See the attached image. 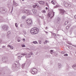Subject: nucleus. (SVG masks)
Here are the masks:
<instances>
[{
	"mask_svg": "<svg viewBox=\"0 0 76 76\" xmlns=\"http://www.w3.org/2000/svg\"><path fill=\"white\" fill-rule=\"evenodd\" d=\"M39 31L38 28H34L31 29L30 32L31 34L34 35V34H38V33Z\"/></svg>",
	"mask_w": 76,
	"mask_h": 76,
	"instance_id": "obj_1",
	"label": "nucleus"
},
{
	"mask_svg": "<svg viewBox=\"0 0 76 76\" xmlns=\"http://www.w3.org/2000/svg\"><path fill=\"white\" fill-rule=\"evenodd\" d=\"M2 61L4 63H7L8 62V58L7 57L4 56L2 58Z\"/></svg>",
	"mask_w": 76,
	"mask_h": 76,
	"instance_id": "obj_2",
	"label": "nucleus"
},
{
	"mask_svg": "<svg viewBox=\"0 0 76 76\" xmlns=\"http://www.w3.org/2000/svg\"><path fill=\"white\" fill-rule=\"evenodd\" d=\"M22 13H27L28 15H31V11H29L26 10H23L22 11Z\"/></svg>",
	"mask_w": 76,
	"mask_h": 76,
	"instance_id": "obj_3",
	"label": "nucleus"
},
{
	"mask_svg": "<svg viewBox=\"0 0 76 76\" xmlns=\"http://www.w3.org/2000/svg\"><path fill=\"white\" fill-rule=\"evenodd\" d=\"M54 12H52L50 14V13H49L48 15V16L50 17L51 19L53 18L54 16Z\"/></svg>",
	"mask_w": 76,
	"mask_h": 76,
	"instance_id": "obj_4",
	"label": "nucleus"
},
{
	"mask_svg": "<svg viewBox=\"0 0 76 76\" xmlns=\"http://www.w3.org/2000/svg\"><path fill=\"white\" fill-rule=\"evenodd\" d=\"M26 22L28 25H31V24L32 23V20L29 19H27L26 20Z\"/></svg>",
	"mask_w": 76,
	"mask_h": 76,
	"instance_id": "obj_5",
	"label": "nucleus"
},
{
	"mask_svg": "<svg viewBox=\"0 0 76 76\" xmlns=\"http://www.w3.org/2000/svg\"><path fill=\"white\" fill-rule=\"evenodd\" d=\"M0 12L1 13H5L6 12V11L4 9L1 8H0Z\"/></svg>",
	"mask_w": 76,
	"mask_h": 76,
	"instance_id": "obj_6",
	"label": "nucleus"
},
{
	"mask_svg": "<svg viewBox=\"0 0 76 76\" xmlns=\"http://www.w3.org/2000/svg\"><path fill=\"white\" fill-rule=\"evenodd\" d=\"M9 27L7 26H3L2 27V28L3 30L4 31H7L8 30V28Z\"/></svg>",
	"mask_w": 76,
	"mask_h": 76,
	"instance_id": "obj_7",
	"label": "nucleus"
},
{
	"mask_svg": "<svg viewBox=\"0 0 76 76\" xmlns=\"http://www.w3.org/2000/svg\"><path fill=\"white\" fill-rule=\"evenodd\" d=\"M34 54L32 53H30L28 54L27 56H26L25 57L26 58H30L31 57V56H33Z\"/></svg>",
	"mask_w": 76,
	"mask_h": 76,
	"instance_id": "obj_8",
	"label": "nucleus"
},
{
	"mask_svg": "<svg viewBox=\"0 0 76 76\" xmlns=\"http://www.w3.org/2000/svg\"><path fill=\"white\" fill-rule=\"evenodd\" d=\"M19 66V65L15 64L13 65V66H12V68L15 69L16 67H18Z\"/></svg>",
	"mask_w": 76,
	"mask_h": 76,
	"instance_id": "obj_9",
	"label": "nucleus"
},
{
	"mask_svg": "<svg viewBox=\"0 0 76 76\" xmlns=\"http://www.w3.org/2000/svg\"><path fill=\"white\" fill-rule=\"evenodd\" d=\"M32 71H31V73H32V74H33V75H34V74H35V73L36 71L35 70H37V69L35 68H32Z\"/></svg>",
	"mask_w": 76,
	"mask_h": 76,
	"instance_id": "obj_10",
	"label": "nucleus"
},
{
	"mask_svg": "<svg viewBox=\"0 0 76 76\" xmlns=\"http://www.w3.org/2000/svg\"><path fill=\"white\" fill-rule=\"evenodd\" d=\"M60 13L61 14V15H63L64 13V10H63L60 9Z\"/></svg>",
	"mask_w": 76,
	"mask_h": 76,
	"instance_id": "obj_11",
	"label": "nucleus"
},
{
	"mask_svg": "<svg viewBox=\"0 0 76 76\" xmlns=\"http://www.w3.org/2000/svg\"><path fill=\"white\" fill-rule=\"evenodd\" d=\"M32 11L34 15H36L37 14V10H36L33 9L32 10Z\"/></svg>",
	"mask_w": 76,
	"mask_h": 76,
	"instance_id": "obj_12",
	"label": "nucleus"
},
{
	"mask_svg": "<svg viewBox=\"0 0 76 76\" xmlns=\"http://www.w3.org/2000/svg\"><path fill=\"white\" fill-rule=\"evenodd\" d=\"M64 6L66 7L68 6V3H66L65 2H64Z\"/></svg>",
	"mask_w": 76,
	"mask_h": 76,
	"instance_id": "obj_13",
	"label": "nucleus"
},
{
	"mask_svg": "<svg viewBox=\"0 0 76 76\" xmlns=\"http://www.w3.org/2000/svg\"><path fill=\"white\" fill-rule=\"evenodd\" d=\"M58 68H59V69L61 67V64L60 63H58Z\"/></svg>",
	"mask_w": 76,
	"mask_h": 76,
	"instance_id": "obj_14",
	"label": "nucleus"
},
{
	"mask_svg": "<svg viewBox=\"0 0 76 76\" xmlns=\"http://www.w3.org/2000/svg\"><path fill=\"white\" fill-rule=\"evenodd\" d=\"M13 5L14 6H18V4L14 2H13Z\"/></svg>",
	"mask_w": 76,
	"mask_h": 76,
	"instance_id": "obj_15",
	"label": "nucleus"
},
{
	"mask_svg": "<svg viewBox=\"0 0 76 76\" xmlns=\"http://www.w3.org/2000/svg\"><path fill=\"white\" fill-rule=\"evenodd\" d=\"M25 18H26V16L25 15L21 17V18L22 19H25Z\"/></svg>",
	"mask_w": 76,
	"mask_h": 76,
	"instance_id": "obj_16",
	"label": "nucleus"
},
{
	"mask_svg": "<svg viewBox=\"0 0 76 76\" xmlns=\"http://www.w3.org/2000/svg\"><path fill=\"white\" fill-rule=\"evenodd\" d=\"M53 35L55 36H59V35L58 34H56L55 33H53Z\"/></svg>",
	"mask_w": 76,
	"mask_h": 76,
	"instance_id": "obj_17",
	"label": "nucleus"
},
{
	"mask_svg": "<svg viewBox=\"0 0 76 76\" xmlns=\"http://www.w3.org/2000/svg\"><path fill=\"white\" fill-rule=\"evenodd\" d=\"M68 23H69V21H65L64 24V25H67V24Z\"/></svg>",
	"mask_w": 76,
	"mask_h": 76,
	"instance_id": "obj_18",
	"label": "nucleus"
},
{
	"mask_svg": "<svg viewBox=\"0 0 76 76\" xmlns=\"http://www.w3.org/2000/svg\"><path fill=\"white\" fill-rule=\"evenodd\" d=\"M48 40H46L45 41V42H44V44H47V42H48Z\"/></svg>",
	"mask_w": 76,
	"mask_h": 76,
	"instance_id": "obj_19",
	"label": "nucleus"
},
{
	"mask_svg": "<svg viewBox=\"0 0 76 76\" xmlns=\"http://www.w3.org/2000/svg\"><path fill=\"white\" fill-rule=\"evenodd\" d=\"M21 55H23V56H26V55H27V53H23V54H21Z\"/></svg>",
	"mask_w": 76,
	"mask_h": 76,
	"instance_id": "obj_20",
	"label": "nucleus"
},
{
	"mask_svg": "<svg viewBox=\"0 0 76 76\" xmlns=\"http://www.w3.org/2000/svg\"><path fill=\"white\" fill-rule=\"evenodd\" d=\"M22 57V56H19L18 57V59H20V58Z\"/></svg>",
	"mask_w": 76,
	"mask_h": 76,
	"instance_id": "obj_21",
	"label": "nucleus"
},
{
	"mask_svg": "<svg viewBox=\"0 0 76 76\" xmlns=\"http://www.w3.org/2000/svg\"><path fill=\"white\" fill-rule=\"evenodd\" d=\"M21 47H25V45L23 44H22Z\"/></svg>",
	"mask_w": 76,
	"mask_h": 76,
	"instance_id": "obj_22",
	"label": "nucleus"
},
{
	"mask_svg": "<svg viewBox=\"0 0 76 76\" xmlns=\"http://www.w3.org/2000/svg\"><path fill=\"white\" fill-rule=\"evenodd\" d=\"M15 26L16 28H18V23H15Z\"/></svg>",
	"mask_w": 76,
	"mask_h": 76,
	"instance_id": "obj_23",
	"label": "nucleus"
},
{
	"mask_svg": "<svg viewBox=\"0 0 76 76\" xmlns=\"http://www.w3.org/2000/svg\"><path fill=\"white\" fill-rule=\"evenodd\" d=\"M76 64H74L72 66V67L73 68L74 67H76Z\"/></svg>",
	"mask_w": 76,
	"mask_h": 76,
	"instance_id": "obj_24",
	"label": "nucleus"
},
{
	"mask_svg": "<svg viewBox=\"0 0 76 76\" xmlns=\"http://www.w3.org/2000/svg\"><path fill=\"white\" fill-rule=\"evenodd\" d=\"M33 44H38V42L37 41H33Z\"/></svg>",
	"mask_w": 76,
	"mask_h": 76,
	"instance_id": "obj_25",
	"label": "nucleus"
},
{
	"mask_svg": "<svg viewBox=\"0 0 76 76\" xmlns=\"http://www.w3.org/2000/svg\"><path fill=\"white\" fill-rule=\"evenodd\" d=\"M42 13H45V10H43L42 11Z\"/></svg>",
	"mask_w": 76,
	"mask_h": 76,
	"instance_id": "obj_26",
	"label": "nucleus"
},
{
	"mask_svg": "<svg viewBox=\"0 0 76 76\" xmlns=\"http://www.w3.org/2000/svg\"><path fill=\"white\" fill-rule=\"evenodd\" d=\"M51 3L52 4H55V3L54 2V1L53 0L51 1Z\"/></svg>",
	"mask_w": 76,
	"mask_h": 76,
	"instance_id": "obj_27",
	"label": "nucleus"
},
{
	"mask_svg": "<svg viewBox=\"0 0 76 76\" xmlns=\"http://www.w3.org/2000/svg\"><path fill=\"white\" fill-rule=\"evenodd\" d=\"M25 64H23L22 65V67L23 68L25 66Z\"/></svg>",
	"mask_w": 76,
	"mask_h": 76,
	"instance_id": "obj_28",
	"label": "nucleus"
},
{
	"mask_svg": "<svg viewBox=\"0 0 76 76\" xmlns=\"http://www.w3.org/2000/svg\"><path fill=\"white\" fill-rule=\"evenodd\" d=\"M37 6V4H36L34 5L33 6V7L34 8H35V7H36V6Z\"/></svg>",
	"mask_w": 76,
	"mask_h": 76,
	"instance_id": "obj_29",
	"label": "nucleus"
},
{
	"mask_svg": "<svg viewBox=\"0 0 76 76\" xmlns=\"http://www.w3.org/2000/svg\"><path fill=\"white\" fill-rule=\"evenodd\" d=\"M10 49L11 50H13V47L12 46H11V47H10Z\"/></svg>",
	"mask_w": 76,
	"mask_h": 76,
	"instance_id": "obj_30",
	"label": "nucleus"
},
{
	"mask_svg": "<svg viewBox=\"0 0 76 76\" xmlns=\"http://www.w3.org/2000/svg\"><path fill=\"white\" fill-rule=\"evenodd\" d=\"M69 27L68 26H67L66 27V30H68V29H69Z\"/></svg>",
	"mask_w": 76,
	"mask_h": 76,
	"instance_id": "obj_31",
	"label": "nucleus"
},
{
	"mask_svg": "<svg viewBox=\"0 0 76 76\" xmlns=\"http://www.w3.org/2000/svg\"><path fill=\"white\" fill-rule=\"evenodd\" d=\"M7 38H9L10 36L9 35V34H7Z\"/></svg>",
	"mask_w": 76,
	"mask_h": 76,
	"instance_id": "obj_32",
	"label": "nucleus"
},
{
	"mask_svg": "<svg viewBox=\"0 0 76 76\" xmlns=\"http://www.w3.org/2000/svg\"><path fill=\"white\" fill-rule=\"evenodd\" d=\"M45 2L44 1H42V4H44Z\"/></svg>",
	"mask_w": 76,
	"mask_h": 76,
	"instance_id": "obj_33",
	"label": "nucleus"
},
{
	"mask_svg": "<svg viewBox=\"0 0 76 76\" xmlns=\"http://www.w3.org/2000/svg\"><path fill=\"white\" fill-rule=\"evenodd\" d=\"M39 4H42V1H39Z\"/></svg>",
	"mask_w": 76,
	"mask_h": 76,
	"instance_id": "obj_34",
	"label": "nucleus"
},
{
	"mask_svg": "<svg viewBox=\"0 0 76 76\" xmlns=\"http://www.w3.org/2000/svg\"><path fill=\"white\" fill-rule=\"evenodd\" d=\"M64 56H68V54H66L64 55Z\"/></svg>",
	"mask_w": 76,
	"mask_h": 76,
	"instance_id": "obj_35",
	"label": "nucleus"
},
{
	"mask_svg": "<svg viewBox=\"0 0 76 76\" xmlns=\"http://www.w3.org/2000/svg\"><path fill=\"white\" fill-rule=\"evenodd\" d=\"M58 22H59V21H60V18H58Z\"/></svg>",
	"mask_w": 76,
	"mask_h": 76,
	"instance_id": "obj_36",
	"label": "nucleus"
},
{
	"mask_svg": "<svg viewBox=\"0 0 76 76\" xmlns=\"http://www.w3.org/2000/svg\"><path fill=\"white\" fill-rule=\"evenodd\" d=\"M10 34V31H8L7 32V34H8V35H9V34Z\"/></svg>",
	"mask_w": 76,
	"mask_h": 76,
	"instance_id": "obj_37",
	"label": "nucleus"
},
{
	"mask_svg": "<svg viewBox=\"0 0 76 76\" xmlns=\"http://www.w3.org/2000/svg\"><path fill=\"white\" fill-rule=\"evenodd\" d=\"M68 6H69V7H70L71 6V4H68Z\"/></svg>",
	"mask_w": 76,
	"mask_h": 76,
	"instance_id": "obj_38",
	"label": "nucleus"
},
{
	"mask_svg": "<svg viewBox=\"0 0 76 76\" xmlns=\"http://www.w3.org/2000/svg\"><path fill=\"white\" fill-rule=\"evenodd\" d=\"M69 27H70L71 26V24H69L67 25Z\"/></svg>",
	"mask_w": 76,
	"mask_h": 76,
	"instance_id": "obj_39",
	"label": "nucleus"
},
{
	"mask_svg": "<svg viewBox=\"0 0 76 76\" xmlns=\"http://www.w3.org/2000/svg\"><path fill=\"white\" fill-rule=\"evenodd\" d=\"M50 52H51V54H52V53H53V50H51L50 51Z\"/></svg>",
	"mask_w": 76,
	"mask_h": 76,
	"instance_id": "obj_40",
	"label": "nucleus"
},
{
	"mask_svg": "<svg viewBox=\"0 0 76 76\" xmlns=\"http://www.w3.org/2000/svg\"><path fill=\"white\" fill-rule=\"evenodd\" d=\"M7 47H10V48L11 46L10 45H7Z\"/></svg>",
	"mask_w": 76,
	"mask_h": 76,
	"instance_id": "obj_41",
	"label": "nucleus"
},
{
	"mask_svg": "<svg viewBox=\"0 0 76 76\" xmlns=\"http://www.w3.org/2000/svg\"><path fill=\"white\" fill-rule=\"evenodd\" d=\"M5 47H6L5 46H3L2 47V48H5Z\"/></svg>",
	"mask_w": 76,
	"mask_h": 76,
	"instance_id": "obj_42",
	"label": "nucleus"
},
{
	"mask_svg": "<svg viewBox=\"0 0 76 76\" xmlns=\"http://www.w3.org/2000/svg\"><path fill=\"white\" fill-rule=\"evenodd\" d=\"M23 42H25V39H23Z\"/></svg>",
	"mask_w": 76,
	"mask_h": 76,
	"instance_id": "obj_43",
	"label": "nucleus"
},
{
	"mask_svg": "<svg viewBox=\"0 0 76 76\" xmlns=\"http://www.w3.org/2000/svg\"><path fill=\"white\" fill-rule=\"evenodd\" d=\"M68 44H69V45H72V43H68Z\"/></svg>",
	"mask_w": 76,
	"mask_h": 76,
	"instance_id": "obj_44",
	"label": "nucleus"
},
{
	"mask_svg": "<svg viewBox=\"0 0 76 76\" xmlns=\"http://www.w3.org/2000/svg\"><path fill=\"white\" fill-rule=\"evenodd\" d=\"M61 54H64V52L62 51L61 52Z\"/></svg>",
	"mask_w": 76,
	"mask_h": 76,
	"instance_id": "obj_45",
	"label": "nucleus"
},
{
	"mask_svg": "<svg viewBox=\"0 0 76 76\" xmlns=\"http://www.w3.org/2000/svg\"><path fill=\"white\" fill-rule=\"evenodd\" d=\"M17 41L18 42H20V40H17Z\"/></svg>",
	"mask_w": 76,
	"mask_h": 76,
	"instance_id": "obj_46",
	"label": "nucleus"
},
{
	"mask_svg": "<svg viewBox=\"0 0 76 76\" xmlns=\"http://www.w3.org/2000/svg\"><path fill=\"white\" fill-rule=\"evenodd\" d=\"M45 9L46 10H48V8H47V7H46L45 8Z\"/></svg>",
	"mask_w": 76,
	"mask_h": 76,
	"instance_id": "obj_47",
	"label": "nucleus"
},
{
	"mask_svg": "<svg viewBox=\"0 0 76 76\" xmlns=\"http://www.w3.org/2000/svg\"><path fill=\"white\" fill-rule=\"evenodd\" d=\"M41 41H39V44H41Z\"/></svg>",
	"mask_w": 76,
	"mask_h": 76,
	"instance_id": "obj_48",
	"label": "nucleus"
},
{
	"mask_svg": "<svg viewBox=\"0 0 76 76\" xmlns=\"http://www.w3.org/2000/svg\"><path fill=\"white\" fill-rule=\"evenodd\" d=\"M46 5L48 6V4L47 3H46Z\"/></svg>",
	"mask_w": 76,
	"mask_h": 76,
	"instance_id": "obj_49",
	"label": "nucleus"
},
{
	"mask_svg": "<svg viewBox=\"0 0 76 76\" xmlns=\"http://www.w3.org/2000/svg\"><path fill=\"white\" fill-rule=\"evenodd\" d=\"M48 29V27H46V28H45V29Z\"/></svg>",
	"mask_w": 76,
	"mask_h": 76,
	"instance_id": "obj_50",
	"label": "nucleus"
},
{
	"mask_svg": "<svg viewBox=\"0 0 76 76\" xmlns=\"http://www.w3.org/2000/svg\"><path fill=\"white\" fill-rule=\"evenodd\" d=\"M42 19H44V17H42L41 18Z\"/></svg>",
	"mask_w": 76,
	"mask_h": 76,
	"instance_id": "obj_51",
	"label": "nucleus"
},
{
	"mask_svg": "<svg viewBox=\"0 0 76 76\" xmlns=\"http://www.w3.org/2000/svg\"><path fill=\"white\" fill-rule=\"evenodd\" d=\"M19 53H17V55L18 56V55H19Z\"/></svg>",
	"mask_w": 76,
	"mask_h": 76,
	"instance_id": "obj_52",
	"label": "nucleus"
},
{
	"mask_svg": "<svg viewBox=\"0 0 76 76\" xmlns=\"http://www.w3.org/2000/svg\"><path fill=\"white\" fill-rule=\"evenodd\" d=\"M58 7V6L56 5V7Z\"/></svg>",
	"mask_w": 76,
	"mask_h": 76,
	"instance_id": "obj_53",
	"label": "nucleus"
},
{
	"mask_svg": "<svg viewBox=\"0 0 76 76\" xmlns=\"http://www.w3.org/2000/svg\"><path fill=\"white\" fill-rule=\"evenodd\" d=\"M20 26H21V27H22V25H21Z\"/></svg>",
	"mask_w": 76,
	"mask_h": 76,
	"instance_id": "obj_54",
	"label": "nucleus"
},
{
	"mask_svg": "<svg viewBox=\"0 0 76 76\" xmlns=\"http://www.w3.org/2000/svg\"><path fill=\"white\" fill-rule=\"evenodd\" d=\"M45 33H48V32H47V31H45Z\"/></svg>",
	"mask_w": 76,
	"mask_h": 76,
	"instance_id": "obj_55",
	"label": "nucleus"
},
{
	"mask_svg": "<svg viewBox=\"0 0 76 76\" xmlns=\"http://www.w3.org/2000/svg\"><path fill=\"white\" fill-rule=\"evenodd\" d=\"M25 34H26V32H25Z\"/></svg>",
	"mask_w": 76,
	"mask_h": 76,
	"instance_id": "obj_56",
	"label": "nucleus"
},
{
	"mask_svg": "<svg viewBox=\"0 0 76 76\" xmlns=\"http://www.w3.org/2000/svg\"><path fill=\"white\" fill-rule=\"evenodd\" d=\"M12 10H13V8H12Z\"/></svg>",
	"mask_w": 76,
	"mask_h": 76,
	"instance_id": "obj_57",
	"label": "nucleus"
},
{
	"mask_svg": "<svg viewBox=\"0 0 76 76\" xmlns=\"http://www.w3.org/2000/svg\"><path fill=\"white\" fill-rule=\"evenodd\" d=\"M23 1H24V0H22Z\"/></svg>",
	"mask_w": 76,
	"mask_h": 76,
	"instance_id": "obj_58",
	"label": "nucleus"
},
{
	"mask_svg": "<svg viewBox=\"0 0 76 76\" xmlns=\"http://www.w3.org/2000/svg\"><path fill=\"white\" fill-rule=\"evenodd\" d=\"M0 42H1V41L0 40Z\"/></svg>",
	"mask_w": 76,
	"mask_h": 76,
	"instance_id": "obj_59",
	"label": "nucleus"
},
{
	"mask_svg": "<svg viewBox=\"0 0 76 76\" xmlns=\"http://www.w3.org/2000/svg\"><path fill=\"white\" fill-rule=\"evenodd\" d=\"M72 46H74L73 45H72Z\"/></svg>",
	"mask_w": 76,
	"mask_h": 76,
	"instance_id": "obj_60",
	"label": "nucleus"
}]
</instances>
